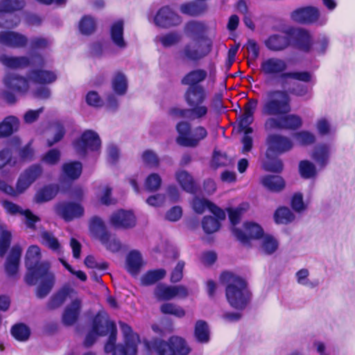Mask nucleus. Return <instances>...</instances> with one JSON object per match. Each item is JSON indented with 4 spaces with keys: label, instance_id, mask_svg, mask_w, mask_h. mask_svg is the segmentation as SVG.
<instances>
[{
    "label": "nucleus",
    "instance_id": "nucleus-1",
    "mask_svg": "<svg viewBox=\"0 0 355 355\" xmlns=\"http://www.w3.org/2000/svg\"><path fill=\"white\" fill-rule=\"evenodd\" d=\"M207 76V72L202 69L192 70L182 79L183 85H189L184 98L189 107L187 109L173 108L171 114L191 121H202L205 119L210 109L207 104V94L205 87L200 85Z\"/></svg>",
    "mask_w": 355,
    "mask_h": 355
},
{
    "label": "nucleus",
    "instance_id": "nucleus-2",
    "mask_svg": "<svg viewBox=\"0 0 355 355\" xmlns=\"http://www.w3.org/2000/svg\"><path fill=\"white\" fill-rule=\"evenodd\" d=\"M41 249L38 245L28 247L25 256V266L28 270L25 282L28 285H35L39 282L36 296L40 299L44 298L55 283V275L50 270V263L47 261H41Z\"/></svg>",
    "mask_w": 355,
    "mask_h": 355
},
{
    "label": "nucleus",
    "instance_id": "nucleus-3",
    "mask_svg": "<svg viewBox=\"0 0 355 355\" xmlns=\"http://www.w3.org/2000/svg\"><path fill=\"white\" fill-rule=\"evenodd\" d=\"M0 64L10 69H25L31 65L37 67L30 70L27 74L28 79L35 84L51 85L58 78L55 71L42 69L45 65V60L40 55H35L31 58L26 55L15 56L7 54L5 50L0 47Z\"/></svg>",
    "mask_w": 355,
    "mask_h": 355
},
{
    "label": "nucleus",
    "instance_id": "nucleus-4",
    "mask_svg": "<svg viewBox=\"0 0 355 355\" xmlns=\"http://www.w3.org/2000/svg\"><path fill=\"white\" fill-rule=\"evenodd\" d=\"M220 280L225 285V296L230 306L239 311L245 309L251 297L245 280L230 272H223Z\"/></svg>",
    "mask_w": 355,
    "mask_h": 355
},
{
    "label": "nucleus",
    "instance_id": "nucleus-5",
    "mask_svg": "<svg viewBox=\"0 0 355 355\" xmlns=\"http://www.w3.org/2000/svg\"><path fill=\"white\" fill-rule=\"evenodd\" d=\"M110 333L107 343L105 345V352H111L116 340V327L114 322L109 320L106 313H98L94 319L92 329L87 334L84 345L92 346L98 336H103Z\"/></svg>",
    "mask_w": 355,
    "mask_h": 355
},
{
    "label": "nucleus",
    "instance_id": "nucleus-6",
    "mask_svg": "<svg viewBox=\"0 0 355 355\" xmlns=\"http://www.w3.org/2000/svg\"><path fill=\"white\" fill-rule=\"evenodd\" d=\"M291 111V98L284 90L268 91L262 100L261 113L269 117H279Z\"/></svg>",
    "mask_w": 355,
    "mask_h": 355
},
{
    "label": "nucleus",
    "instance_id": "nucleus-7",
    "mask_svg": "<svg viewBox=\"0 0 355 355\" xmlns=\"http://www.w3.org/2000/svg\"><path fill=\"white\" fill-rule=\"evenodd\" d=\"M176 130L179 135L177 142L186 147L197 146L207 136V131L204 127L199 125L191 130L190 123L187 121L178 123Z\"/></svg>",
    "mask_w": 355,
    "mask_h": 355
},
{
    "label": "nucleus",
    "instance_id": "nucleus-8",
    "mask_svg": "<svg viewBox=\"0 0 355 355\" xmlns=\"http://www.w3.org/2000/svg\"><path fill=\"white\" fill-rule=\"evenodd\" d=\"M258 100L250 98L243 106V113L241 116L239 126L244 131L245 135L242 139V153L249 152L252 147V138L249 134L252 132V128L250 127L254 121V114L257 108Z\"/></svg>",
    "mask_w": 355,
    "mask_h": 355
},
{
    "label": "nucleus",
    "instance_id": "nucleus-9",
    "mask_svg": "<svg viewBox=\"0 0 355 355\" xmlns=\"http://www.w3.org/2000/svg\"><path fill=\"white\" fill-rule=\"evenodd\" d=\"M212 42L208 37L194 40L187 44L178 53L182 60L198 61L207 55L211 51Z\"/></svg>",
    "mask_w": 355,
    "mask_h": 355
},
{
    "label": "nucleus",
    "instance_id": "nucleus-10",
    "mask_svg": "<svg viewBox=\"0 0 355 355\" xmlns=\"http://www.w3.org/2000/svg\"><path fill=\"white\" fill-rule=\"evenodd\" d=\"M293 21L303 24H317L319 26H324L327 21L326 16H321L319 9L314 6H306L295 10L291 14Z\"/></svg>",
    "mask_w": 355,
    "mask_h": 355
},
{
    "label": "nucleus",
    "instance_id": "nucleus-11",
    "mask_svg": "<svg viewBox=\"0 0 355 355\" xmlns=\"http://www.w3.org/2000/svg\"><path fill=\"white\" fill-rule=\"evenodd\" d=\"M303 125L301 116L295 114H285L279 117H269L264 123L267 130L275 129H286L295 130L300 128Z\"/></svg>",
    "mask_w": 355,
    "mask_h": 355
},
{
    "label": "nucleus",
    "instance_id": "nucleus-12",
    "mask_svg": "<svg viewBox=\"0 0 355 355\" xmlns=\"http://www.w3.org/2000/svg\"><path fill=\"white\" fill-rule=\"evenodd\" d=\"M287 69L286 62L282 58L271 57L263 59L260 64V71L267 78H276L286 73Z\"/></svg>",
    "mask_w": 355,
    "mask_h": 355
},
{
    "label": "nucleus",
    "instance_id": "nucleus-13",
    "mask_svg": "<svg viewBox=\"0 0 355 355\" xmlns=\"http://www.w3.org/2000/svg\"><path fill=\"white\" fill-rule=\"evenodd\" d=\"M43 173V168L40 164H32L21 173L17 182L18 193H24L33 182L39 179Z\"/></svg>",
    "mask_w": 355,
    "mask_h": 355
},
{
    "label": "nucleus",
    "instance_id": "nucleus-14",
    "mask_svg": "<svg viewBox=\"0 0 355 355\" xmlns=\"http://www.w3.org/2000/svg\"><path fill=\"white\" fill-rule=\"evenodd\" d=\"M101 144L97 133L92 130H87L82 135L81 138L74 143V148L78 153L85 155L87 150H98Z\"/></svg>",
    "mask_w": 355,
    "mask_h": 355
},
{
    "label": "nucleus",
    "instance_id": "nucleus-15",
    "mask_svg": "<svg viewBox=\"0 0 355 355\" xmlns=\"http://www.w3.org/2000/svg\"><path fill=\"white\" fill-rule=\"evenodd\" d=\"M155 296L159 300H170L175 297L184 298L188 295V291L184 286H168L158 284L154 291Z\"/></svg>",
    "mask_w": 355,
    "mask_h": 355
},
{
    "label": "nucleus",
    "instance_id": "nucleus-16",
    "mask_svg": "<svg viewBox=\"0 0 355 355\" xmlns=\"http://www.w3.org/2000/svg\"><path fill=\"white\" fill-rule=\"evenodd\" d=\"M26 35L14 31H0V45L11 49L24 48L28 44Z\"/></svg>",
    "mask_w": 355,
    "mask_h": 355
},
{
    "label": "nucleus",
    "instance_id": "nucleus-17",
    "mask_svg": "<svg viewBox=\"0 0 355 355\" xmlns=\"http://www.w3.org/2000/svg\"><path fill=\"white\" fill-rule=\"evenodd\" d=\"M331 153L332 146L327 143L318 144L313 148L311 157L319 171L324 169L329 165Z\"/></svg>",
    "mask_w": 355,
    "mask_h": 355
},
{
    "label": "nucleus",
    "instance_id": "nucleus-18",
    "mask_svg": "<svg viewBox=\"0 0 355 355\" xmlns=\"http://www.w3.org/2000/svg\"><path fill=\"white\" fill-rule=\"evenodd\" d=\"M155 24L159 27L169 28L181 23L180 17L168 6L161 8L154 17Z\"/></svg>",
    "mask_w": 355,
    "mask_h": 355
},
{
    "label": "nucleus",
    "instance_id": "nucleus-19",
    "mask_svg": "<svg viewBox=\"0 0 355 355\" xmlns=\"http://www.w3.org/2000/svg\"><path fill=\"white\" fill-rule=\"evenodd\" d=\"M268 148L266 153L269 156L270 152L282 154L292 149L293 146V141L287 137L277 134L270 135L268 137Z\"/></svg>",
    "mask_w": 355,
    "mask_h": 355
},
{
    "label": "nucleus",
    "instance_id": "nucleus-20",
    "mask_svg": "<svg viewBox=\"0 0 355 355\" xmlns=\"http://www.w3.org/2000/svg\"><path fill=\"white\" fill-rule=\"evenodd\" d=\"M2 205L7 213L12 215L20 214L23 216L24 221L28 228L34 230L35 223L40 220V218L29 209L23 210L19 206L12 202L6 200L3 202Z\"/></svg>",
    "mask_w": 355,
    "mask_h": 355
},
{
    "label": "nucleus",
    "instance_id": "nucleus-21",
    "mask_svg": "<svg viewBox=\"0 0 355 355\" xmlns=\"http://www.w3.org/2000/svg\"><path fill=\"white\" fill-rule=\"evenodd\" d=\"M110 223L116 228L128 229L135 227L136 219L132 211L121 209L111 215Z\"/></svg>",
    "mask_w": 355,
    "mask_h": 355
},
{
    "label": "nucleus",
    "instance_id": "nucleus-22",
    "mask_svg": "<svg viewBox=\"0 0 355 355\" xmlns=\"http://www.w3.org/2000/svg\"><path fill=\"white\" fill-rule=\"evenodd\" d=\"M245 232H243L241 230L234 227L232 232L234 236L243 243H247L249 239H259L263 236L262 228L256 223H246L245 224Z\"/></svg>",
    "mask_w": 355,
    "mask_h": 355
},
{
    "label": "nucleus",
    "instance_id": "nucleus-23",
    "mask_svg": "<svg viewBox=\"0 0 355 355\" xmlns=\"http://www.w3.org/2000/svg\"><path fill=\"white\" fill-rule=\"evenodd\" d=\"M56 211L65 220L69 221L81 217L84 214V208L78 203L62 202L56 206Z\"/></svg>",
    "mask_w": 355,
    "mask_h": 355
},
{
    "label": "nucleus",
    "instance_id": "nucleus-24",
    "mask_svg": "<svg viewBox=\"0 0 355 355\" xmlns=\"http://www.w3.org/2000/svg\"><path fill=\"white\" fill-rule=\"evenodd\" d=\"M5 86L18 92H26L29 89L28 80L14 72H9L3 78Z\"/></svg>",
    "mask_w": 355,
    "mask_h": 355
},
{
    "label": "nucleus",
    "instance_id": "nucleus-25",
    "mask_svg": "<svg viewBox=\"0 0 355 355\" xmlns=\"http://www.w3.org/2000/svg\"><path fill=\"white\" fill-rule=\"evenodd\" d=\"M192 207L197 214H201L206 209H208L219 219H225L226 216L223 210L204 198H200L198 197L194 198L192 201Z\"/></svg>",
    "mask_w": 355,
    "mask_h": 355
},
{
    "label": "nucleus",
    "instance_id": "nucleus-26",
    "mask_svg": "<svg viewBox=\"0 0 355 355\" xmlns=\"http://www.w3.org/2000/svg\"><path fill=\"white\" fill-rule=\"evenodd\" d=\"M119 325L124 337L125 345L129 347L130 354H137V345L139 343V335L134 333L131 327L123 322H120Z\"/></svg>",
    "mask_w": 355,
    "mask_h": 355
},
{
    "label": "nucleus",
    "instance_id": "nucleus-27",
    "mask_svg": "<svg viewBox=\"0 0 355 355\" xmlns=\"http://www.w3.org/2000/svg\"><path fill=\"white\" fill-rule=\"evenodd\" d=\"M22 249L19 245H14L7 258L5 268L9 276H15L18 272Z\"/></svg>",
    "mask_w": 355,
    "mask_h": 355
},
{
    "label": "nucleus",
    "instance_id": "nucleus-28",
    "mask_svg": "<svg viewBox=\"0 0 355 355\" xmlns=\"http://www.w3.org/2000/svg\"><path fill=\"white\" fill-rule=\"evenodd\" d=\"M145 345L149 351L155 352L157 355H174L170 338L168 341L156 338L146 342Z\"/></svg>",
    "mask_w": 355,
    "mask_h": 355
},
{
    "label": "nucleus",
    "instance_id": "nucleus-29",
    "mask_svg": "<svg viewBox=\"0 0 355 355\" xmlns=\"http://www.w3.org/2000/svg\"><path fill=\"white\" fill-rule=\"evenodd\" d=\"M144 263L141 253L137 250L130 251L125 259V268L132 275H137Z\"/></svg>",
    "mask_w": 355,
    "mask_h": 355
},
{
    "label": "nucleus",
    "instance_id": "nucleus-30",
    "mask_svg": "<svg viewBox=\"0 0 355 355\" xmlns=\"http://www.w3.org/2000/svg\"><path fill=\"white\" fill-rule=\"evenodd\" d=\"M20 126V121L15 116H8L0 123V138L7 137L17 132Z\"/></svg>",
    "mask_w": 355,
    "mask_h": 355
},
{
    "label": "nucleus",
    "instance_id": "nucleus-31",
    "mask_svg": "<svg viewBox=\"0 0 355 355\" xmlns=\"http://www.w3.org/2000/svg\"><path fill=\"white\" fill-rule=\"evenodd\" d=\"M80 306V300L75 299L65 308L62 315V321L65 325H72L77 320Z\"/></svg>",
    "mask_w": 355,
    "mask_h": 355
},
{
    "label": "nucleus",
    "instance_id": "nucleus-32",
    "mask_svg": "<svg viewBox=\"0 0 355 355\" xmlns=\"http://www.w3.org/2000/svg\"><path fill=\"white\" fill-rule=\"evenodd\" d=\"M75 291L69 286H64L55 294L51 297L48 303L47 307L49 309H55L60 307L65 302L67 297H71V294Z\"/></svg>",
    "mask_w": 355,
    "mask_h": 355
},
{
    "label": "nucleus",
    "instance_id": "nucleus-33",
    "mask_svg": "<svg viewBox=\"0 0 355 355\" xmlns=\"http://www.w3.org/2000/svg\"><path fill=\"white\" fill-rule=\"evenodd\" d=\"M175 179L185 191L190 193H194L196 191L193 178L187 171L184 170L176 171Z\"/></svg>",
    "mask_w": 355,
    "mask_h": 355
},
{
    "label": "nucleus",
    "instance_id": "nucleus-34",
    "mask_svg": "<svg viewBox=\"0 0 355 355\" xmlns=\"http://www.w3.org/2000/svg\"><path fill=\"white\" fill-rule=\"evenodd\" d=\"M207 31V26L205 24L199 21H192L187 24L184 31L185 33L194 40H201L202 37H207L205 34Z\"/></svg>",
    "mask_w": 355,
    "mask_h": 355
},
{
    "label": "nucleus",
    "instance_id": "nucleus-35",
    "mask_svg": "<svg viewBox=\"0 0 355 355\" xmlns=\"http://www.w3.org/2000/svg\"><path fill=\"white\" fill-rule=\"evenodd\" d=\"M293 35L299 49L305 51H309L312 46V38L308 31L298 28L294 31Z\"/></svg>",
    "mask_w": 355,
    "mask_h": 355
},
{
    "label": "nucleus",
    "instance_id": "nucleus-36",
    "mask_svg": "<svg viewBox=\"0 0 355 355\" xmlns=\"http://www.w3.org/2000/svg\"><path fill=\"white\" fill-rule=\"evenodd\" d=\"M40 241L43 245L58 254L62 252V246L58 239L52 232L46 230L41 231L40 233Z\"/></svg>",
    "mask_w": 355,
    "mask_h": 355
},
{
    "label": "nucleus",
    "instance_id": "nucleus-37",
    "mask_svg": "<svg viewBox=\"0 0 355 355\" xmlns=\"http://www.w3.org/2000/svg\"><path fill=\"white\" fill-rule=\"evenodd\" d=\"M265 44L268 49L273 51H279L288 46L289 40L286 35H273L265 41Z\"/></svg>",
    "mask_w": 355,
    "mask_h": 355
},
{
    "label": "nucleus",
    "instance_id": "nucleus-38",
    "mask_svg": "<svg viewBox=\"0 0 355 355\" xmlns=\"http://www.w3.org/2000/svg\"><path fill=\"white\" fill-rule=\"evenodd\" d=\"M261 184L272 192H279L285 187L283 178L278 175H266L261 178Z\"/></svg>",
    "mask_w": 355,
    "mask_h": 355
},
{
    "label": "nucleus",
    "instance_id": "nucleus-39",
    "mask_svg": "<svg viewBox=\"0 0 355 355\" xmlns=\"http://www.w3.org/2000/svg\"><path fill=\"white\" fill-rule=\"evenodd\" d=\"M111 38L113 43L120 49L126 47V42L123 39V23L118 21L113 24L110 30Z\"/></svg>",
    "mask_w": 355,
    "mask_h": 355
},
{
    "label": "nucleus",
    "instance_id": "nucleus-40",
    "mask_svg": "<svg viewBox=\"0 0 355 355\" xmlns=\"http://www.w3.org/2000/svg\"><path fill=\"white\" fill-rule=\"evenodd\" d=\"M58 189V186L56 184L45 186L36 193L35 201L37 203L49 201L57 195Z\"/></svg>",
    "mask_w": 355,
    "mask_h": 355
},
{
    "label": "nucleus",
    "instance_id": "nucleus-41",
    "mask_svg": "<svg viewBox=\"0 0 355 355\" xmlns=\"http://www.w3.org/2000/svg\"><path fill=\"white\" fill-rule=\"evenodd\" d=\"M112 88L119 96L124 95L128 89V80L125 75L121 72L114 74L112 80Z\"/></svg>",
    "mask_w": 355,
    "mask_h": 355
},
{
    "label": "nucleus",
    "instance_id": "nucleus-42",
    "mask_svg": "<svg viewBox=\"0 0 355 355\" xmlns=\"http://www.w3.org/2000/svg\"><path fill=\"white\" fill-rule=\"evenodd\" d=\"M174 355H189L191 351L187 341L182 337L173 336L170 338Z\"/></svg>",
    "mask_w": 355,
    "mask_h": 355
},
{
    "label": "nucleus",
    "instance_id": "nucleus-43",
    "mask_svg": "<svg viewBox=\"0 0 355 355\" xmlns=\"http://www.w3.org/2000/svg\"><path fill=\"white\" fill-rule=\"evenodd\" d=\"M259 250L266 254L274 253L278 248L277 241L270 235H263L259 239Z\"/></svg>",
    "mask_w": 355,
    "mask_h": 355
},
{
    "label": "nucleus",
    "instance_id": "nucleus-44",
    "mask_svg": "<svg viewBox=\"0 0 355 355\" xmlns=\"http://www.w3.org/2000/svg\"><path fill=\"white\" fill-rule=\"evenodd\" d=\"M82 164L79 162H72L63 164V175L71 180H76L82 173Z\"/></svg>",
    "mask_w": 355,
    "mask_h": 355
},
{
    "label": "nucleus",
    "instance_id": "nucleus-45",
    "mask_svg": "<svg viewBox=\"0 0 355 355\" xmlns=\"http://www.w3.org/2000/svg\"><path fill=\"white\" fill-rule=\"evenodd\" d=\"M318 171L317 165L309 160H302L299 164L300 174L304 179L316 178Z\"/></svg>",
    "mask_w": 355,
    "mask_h": 355
},
{
    "label": "nucleus",
    "instance_id": "nucleus-46",
    "mask_svg": "<svg viewBox=\"0 0 355 355\" xmlns=\"http://www.w3.org/2000/svg\"><path fill=\"white\" fill-rule=\"evenodd\" d=\"M166 274L164 269H157L150 270L145 273L141 277V283L144 286H150L155 284L159 280L163 279Z\"/></svg>",
    "mask_w": 355,
    "mask_h": 355
},
{
    "label": "nucleus",
    "instance_id": "nucleus-47",
    "mask_svg": "<svg viewBox=\"0 0 355 355\" xmlns=\"http://www.w3.org/2000/svg\"><path fill=\"white\" fill-rule=\"evenodd\" d=\"M194 335L196 340L201 343H207L209 340V330L207 323L204 320H198L196 323Z\"/></svg>",
    "mask_w": 355,
    "mask_h": 355
},
{
    "label": "nucleus",
    "instance_id": "nucleus-48",
    "mask_svg": "<svg viewBox=\"0 0 355 355\" xmlns=\"http://www.w3.org/2000/svg\"><path fill=\"white\" fill-rule=\"evenodd\" d=\"M315 129L318 135L322 137L333 135L336 130L332 126L331 121L325 117H321L316 121Z\"/></svg>",
    "mask_w": 355,
    "mask_h": 355
},
{
    "label": "nucleus",
    "instance_id": "nucleus-49",
    "mask_svg": "<svg viewBox=\"0 0 355 355\" xmlns=\"http://www.w3.org/2000/svg\"><path fill=\"white\" fill-rule=\"evenodd\" d=\"M91 232L101 241H103L104 237L108 234L106 230L105 226L101 218L98 217H94L90 222Z\"/></svg>",
    "mask_w": 355,
    "mask_h": 355
},
{
    "label": "nucleus",
    "instance_id": "nucleus-50",
    "mask_svg": "<svg viewBox=\"0 0 355 355\" xmlns=\"http://www.w3.org/2000/svg\"><path fill=\"white\" fill-rule=\"evenodd\" d=\"M274 218L277 224H288L295 219V216L288 208L284 207L276 210Z\"/></svg>",
    "mask_w": 355,
    "mask_h": 355
},
{
    "label": "nucleus",
    "instance_id": "nucleus-51",
    "mask_svg": "<svg viewBox=\"0 0 355 355\" xmlns=\"http://www.w3.org/2000/svg\"><path fill=\"white\" fill-rule=\"evenodd\" d=\"M293 138L299 145L304 146L312 145L316 141L315 135L308 130H301L295 132L293 135Z\"/></svg>",
    "mask_w": 355,
    "mask_h": 355
},
{
    "label": "nucleus",
    "instance_id": "nucleus-52",
    "mask_svg": "<svg viewBox=\"0 0 355 355\" xmlns=\"http://www.w3.org/2000/svg\"><path fill=\"white\" fill-rule=\"evenodd\" d=\"M25 6L24 0H1L0 12H13L21 10Z\"/></svg>",
    "mask_w": 355,
    "mask_h": 355
},
{
    "label": "nucleus",
    "instance_id": "nucleus-53",
    "mask_svg": "<svg viewBox=\"0 0 355 355\" xmlns=\"http://www.w3.org/2000/svg\"><path fill=\"white\" fill-rule=\"evenodd\" d=\"M11 334L16 340L24 342L28 339L31 330L27 325L19 323L12 327Z\"/></svg>",
    "mask_w": 355,
    "mask_h": 355
},
{
    "label": "nucleus",
    "instance_id": "nucleus-54",
    "mask_svg": "<svg viewBox=\"0 0 355 355\" xmlns=\"http://www.w3.org/2000/svg\"><path fill=\"white\" fill-rule=\"evenodd\" d=\"M181 40V35L176 32H171L165 35H158L155 41L159 42L164 47H170L179 43Z\"/></svg>",
    "mask_w": 355,
    "mask_h": 355
},
{
    "label": "nucleus",
    "instance_id": "nucleus-55",
    "mask_svg": "<svg viewBox=\"0 0 355 355\" xmlns=\"http://www.w3.org/2000/svg\"><path fill=\"white\" fill-rule=\"evenodd\" d=\"M219 218L212 216H205L202 220V227L207 234H213L217 232L220 227Z\"/></svg>",
    "mask_w": 355,
    "mask_h": 355
},
{
    "label": "nucleus",
    "instance_id": "nucleus-56",
    "mask_svg": "<svg viewBox=\"0 0 355 355\" xmlns=\"http://www.w3.org/2000/svg\"><path fill=\"white\" fill-rule=\"evenodd\" d=\"M205 6L204 4H198L194 2H190L182 4L180 6V11L183 14L196 16L204 12Z\"/></svg>",
    "mask_w": 355,
    "mask_h": 355
},
{
    "label": "nucleus",
    "instance_id": "nucleus-57",
    "mask_svg": "<svg viewBox=\"0 0 355 355\" xmlns=\"http://www.w3.org/2000/svg\"><path fill=\"white\" fill-rule=\"evenodd\" d=\"M96 21L90 16L83 17L79 23V30L83 35H90L95 31Z\"/></svg>",
    "mask_w": 355,
    "mask_h": 355
},
{
    "label": "nucleus",
    "instance_id": "nucleus-58",
    "mask_svg": "<svg viewBox=\"0 0 355 355\" xmlns=\"http://www.w3.org/2000/svg\"><path fill=\"white\" fill-rule=\"evenodd\" d=\"M111 193L112 188L109 185H101L98 187L97 197L102 204L109 205L115 202L111 197Z\"/></svg>",
    "mask_w": 355,
    "mask_h": 355
},
{
    "label": "nucleus",
    "instance_id": "nucleus-59",
    "mask_svg": "<svg viewBox=\"0 0 355 355\" xmlns=\"http://www.w3.org/2000/svg\"><path fill=\"white\" fill-rule=\"evenodd\" d=\"M160 311L164 314L173 315L178 318H182L185 315V311L182 307L173 303L163 304L160 306Z\"/></svg>",
    "mask_w": 355,
    "mask_h": 355
},
{
    "label": "nucleus",
    "instance_id": "nucleus-60",
    "mask_svg": "<svg viewBox=\"0 0 355 355\" xmlns=\"http://www.w3.org/2000/svg\"><path fill=\"white\" fill-rule=\"evenodd\" d=\"M51 130L53 132V139H48L47 144L49 146H53L62 139L65 134V130L63 124L60 121L53 123L51 125Z\"/></svg>",
    "mask_w": 355,
    "mask_h": 355
},
{
    "label": "nucleus",
    "instance_id": "nucleus-61",
    "mask_svg": "<svg viewBox=\"0 0 355 355\" xmlns=\"http://www.w3.org/2000/svg\"><path fill=\"white\" fill-rule=\"evenodd\" d=\"M161 184L162 178L159 175L153 173L146 178L145 188L148 191H156L160 188Z\"/></svg>",
    "mask_w": 355,
    "mask_h": 355
},
{
    "label": "nucleus",
    "instance_id": "nucleus-62",
    "mask_svg": "<svg viewBox=\"0 0 355 355\" xmlns=\"http://www.w3.org/2000/svg\"><path fill=\"white\" fill-rule=\"evenodd\" d=\"M11 234L0 225V257H3L10 246Z\"/></svg>",
    "mask_w": 355,
    "mask_h": 355
},
{
    "label": "nucleus",
    "instance_id": "nucleus-63",
    "mask_svg": "<svg viewBox=\"0 0 355 355\" xmlns=\"http://www.w3.org/2000/svg\"><path fill=\"white\" fill-rule=\"evenodd\" d=\"M231 162V159L228 157L225 153L214 151L211 162L214 167L217 168L227 166L230 164Z\"/></svg>",
    "mask_w": 355,
    "mask_h": 355
},
{
    "label": "nucleus",
    "instance_id": "nucleus-64",
    "mask_svg": "<svg viewBox=\"0 0 355 355\" xmlns=\"http://www.w3.org/2000/svg\"><path fill=\"white\" fill-rule=\"evenodd\" d=\"M104 240L105 241L101 242L105 246L107 250L114 253L121 250V242L116 238L111 237L109 234L104 237Z\"/></svg>",
    "mask_w": 355,
    "mask_h": 355
}]
</instances>
